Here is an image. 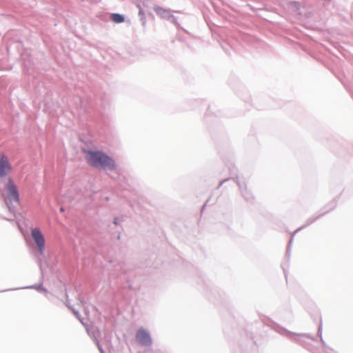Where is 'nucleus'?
Listing matches in <instances>:
<instances>
[{"mask_svg":"<svg viewBox=\"0 0 353 353\" xmlns=\"http://www.w3.org/2000/svg\"><path fill=\"white\" fill-rule=\"evenodd\" d=\"M85 153L88 163L92 167L110 170L117 168L114 161L102 152L85 151Z\"/></svg>","mask_w":353,"mask_h":353,"instance_id":"obj_1","label":"nucleus"},{"mask_svg":"<svg viewBox=\"0 0 353 353\" xmlns=\"http://www.w3.org/2000/svg\"><path fill=\"white\" fill-rule=\"evenodd\" d=\"M31 235L39 253L42 254L45 250V239L43 234L39 228H34L31 231Z\"/></svg>","mask_w":353,"mask_h":353,"instance_id":"obj_2","label":"nucleus"},{"mask_svg":"<svg viewBox=\"0 0 353 353\" xmlns=\"http://www.w3.org/2000/svg\"><path fill=\"white\" fill-rule=\"evenodd\" d=\"M12 171V166L8 157L4 154H0V177H3Z\"/></svg>","mask_w":353,"mask_h":353,"instance_id":"obj_3","label":"nucleus"},{"mask_svg":"<svg viewBox=\"0 0 353 353\" xmlns=\"http://www.w3.org/2000/svg\"><path fill=\"white\" fill-rule=\"evenodd\" d=\"M6 190L8 192V196L10 201H19V195L17 185L14 183L13 181L11 179H9L8 181Z\"/></svg>","mask_w":353,"mask_h":353,"instance_id":"obj_4","label":"nucleus"},{"mask_svg":"<svg viewBox=\"0 0 353 353\" xmlns=\"http://www.w3.org/2000/svg\"><path fill=\"white\" fill-rule=\"evenodd\" d=\"M136 338L137 341L143 345H150L151 339L149 334L143 329H139L137 332Z\"/></svg>","mask_w":353,"mask_h":353,"instance_id":"obj_5","label":"nucleus"},{"mask_svg":"<svg viewBox=\"0 0 353 353\" xmlns=\"http://www.w3.org/2000/svg\"><path fill=\"white\" fill-rule=\"evenodd\" d=\"M154 10L157 15L163 19H169L172 17L171 11L164 8L155 6L154 7Z\"/></svg>","mask_w":353,"mask_h":353,"instance_id":"obj_6","label":"nucleus"},{"mask_svg":"<svg viewBox=\"0 0 353 353\" xmlns=\"http://www.w3.org/2000/svg\"><path fill=\"white\" fill-rule=\"evenodd\" d=\"M110 18L112 21L117 23H123L124 21V17L119 14H112Z\"/></svg>","mask_w":353,"mask_h":353,"instance_id":"obj_7","label":"nucleus"},{"mask_svg":"<svg viewBox=\"0 0 353 353\" xmlns=\"http://www.w3.org/2000/svg\"><path fill=\"white\" fill-rule=\"evenodd\" d=\"M139 14L143 18L145 19V13L142 9H140L139 11Z\"/></svg>","mask_w":353,"mask_h":353,"instance_id":"obj_8","label":"nucleus"},{"mask_svg":"<svg viewBox=\"0 0 353 353\" xmlns=\"http://www.w3.org/2000/svg\"><path fill=\"white\" fill-rule=\"evenodd\" d=\"M114 223L115 225H117V224H118V223H117V219H114Z\"/></svg>","mask_w":353,"mask_h":353,"instance_id":"obj_9","label":"nucleus"}]
</instances>
